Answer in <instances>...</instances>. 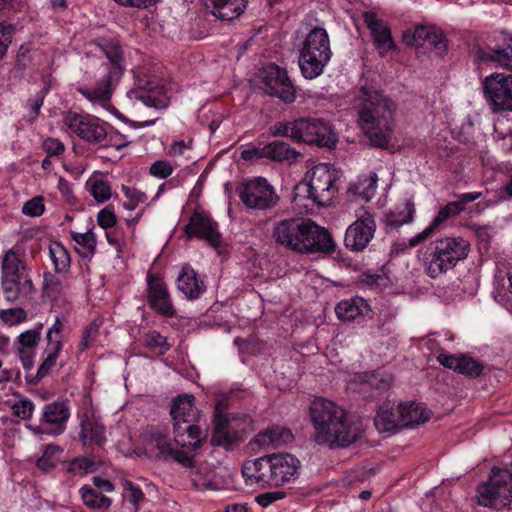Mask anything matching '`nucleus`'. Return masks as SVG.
<instances>
[{
	"label": "nucleus",
	"instance_id": "nucleus-1",
	"mask_svg": "<svg viewBox=\"0 0 512 512\" xmlns=\"http://www.w3.org/2000/svg\"><path fill=\"white\" fill-rule=\"evenodd\" d=\"M355 101L360 128L374 146L386 148L392 140L397 104L368 85L360 86Z\"/></svg>",
	"mask_w": 512,
	"mask_h": 512
},
{
	"label": "nucleus",
	"instance_id": "nucleus-2",
	"mask_svg": "<svg viewBox=\"0 0 512 512\" xmlns=\"http://www.w3.org/2000/svg\"><path fill=\"white\" fill-rule=\"evenodd\" d=\"M275 243L299 254L332 253L331 234L309 218L293 217L278 221L272 229Z\"/></svg>",
	"mask_w": 512,
	"mask_h": 512
},
{
	"label": "nucleus",
	"instance_id": "nucleus-3",
	"mask_svg": "<svg viewBox=\"0 0 512 512\" xmlns=\"http://www.w3.org/2000/svg\"><path fill=\"white\" fill-rule=\"evenodd\" d=\"M309 410L318 444L333 449L345 448L356 442L354 425L344 409L332 401L318 398L312 402Z\"/></svg>",
	"mask_w": 512,
	"mask_h": 512
},
{
	"label": "nucleus",
	"instance_id": "nucleus-4",
	"mask_svg": "<svg viewBox=\"0 0 512 512\" xmlns=\"http://www.w3.org/2000/svg\"><path fill=\"white\" fill-rule=\"evenodd\" d=\"M96 46L98 58L104 57L102 62L105 74L96 82L93 88L79 87L78 92L91 102H107L111 99L113 91L126 70L125 51L121 41L116 37L99 38L93 42Z\"/></svg>",
	"mask_w": 512,
	"mask_h": 512
},
{
	"label": "nucleus",
	"instance_id": "nucleus-5",
	"mask_svg": "<svg viewBox=\"0 0 512 512\" xmlns=\"http://www.w3.org/2000/svg\"><path fill=\"white\" fill-rule=\"evenodd\" d=\"M330 38L325 28L312 27L298 44V65L301 75L307 80L324 73L332 58Z\"/></svg>",
	"mask_w": 512,
	"mask_h": 512
},
{
	"label": "nucleus",
	"instance_id": "nucleus-6",
	"mask_svg": "<svg viewBox=\"0 0 512 512\" xmlns=\"http://www.w3.org/2000/svg\"><path fill=\"white\" fill-rule=\"evenodd\" d=\"M194 397L192 395L179 396L174 399L170 409L173 420L174 442L181 448L196 451L202 447L206 438L198 425L192 423L195 412L193 410Z\"/></svg>",
	"mask_w": 512,
	"mask_h": 512
},
{
	"label": "nucleus",
	"instance_id": "nucleus-7",
	"mask_svg": "<svg viewBox=\"0 0 512 512\" xmlns=\"http://www.w3.org/2000/svg\"><path fill=\"white\" fill-rule=\"evenodd\" d=\"M470 244L461 237H445L432 242L425 253L426 271L431 278L446 273L467 258Z\"/></svg>",
	"mask_w": 512,
	"mask_h": 512
},
{
	"label": "nucleus",
	"instance_id": "nucleus-8",
	"mask_svg": "<svg viewBox=\"0 0 512 512\" xmlns=\"http://www.w3.org/2000/svg\"><path fill=\"white\" fill-rule=\"evenodd\" d=\"M0 280L4 298L10 304L21 297L30 299L36 292L25 262L11 250L2 259Z\"/></svg>",
	"mask_w": 512,
	"mask_h": 512
},
{
	"label": "nucleus",
	"instance_id": "nucleus-9",
	"mask_svg": "<svg viewBox=\"0 0 512 512\" xmlns=\"http://www.w3.org/2000/svg\"><path fill=\"white\" fill-rule=\"evenodd\" d=\"M258 78L261 89L269 96L279 98L285 104L295 101L296 87L285 68L270 63L259 70Z\"/></svg>",
	"mask_w": 512,
	"mask_h": 512
},
{
	"label": "nucleus",
	"instance_id": "nucleus-10",
	"mask_svg": "<svg viewBox=\"0 0 512 512\" xmlns=\"http://www.w3.org/2000/svg\"><path fill=\"white\" fill-rule=\"evenodd\" d=\"M237 192L242 203L254 210H271L280 200L275 188L263 177L243 182Z\"/></svg>",
	"mask_w": 512,
	"mask_h": 512
},
{
	"label": "nucleus",
	"instance_id": "nucleus-11",
	"mask_svg": "<svg viewBox=\"0 0 512 512\" xmlns=\"http://www.w3.org/2000/svg\"><path fill=\"white\" fill-rule=\"evenodd\" d=\"M63 120L74 134L89 144H102L108 138V124L97 116L68 111Z\"/></svg>",
	"mask_w": 512,
	"mask_h": 512
},
{
	"label": "nucleus",
	"instance_id": "nucleus-12",
	"mask_svg": "<svg viewBox=\"0 0 512 512\" xmlns=\"http://www.w3.org/2000/svg\"><path fill=\"white\" fill-rule=\"evenodd\" d=\"M214 426L210 443L214 447H221L227 451L234 450L245 439V429L241 422L225 415L217 404L214 412Z\"/></svg>",
	"mask_w": 512,
	"mask_h": 512
},
{
	"label": "nucleus",
	"instance_id": "nucleus-13",
	"mask_svg": "<svg viewBox=\"0 0 512 512\" xmlns=\"http://www.w3.org/2000/svg\"><path fill=\"white\" fill-rule=\"evenodd\" d=\"M298 141L318 147L334 148L338 141L332 124L321 118L298 119Z\"/></svg>",
	"mask_w": 512,
	"mask_h": 512
},
{
	"label": "nucleus",
	"instance_id": "nucleus-14",
	"mask_svg": "<svg viewBox=\"0 0 512 512\" xmlns=\"http://www.w3.org/2000/svg\"><path fill=\"white\" fill-rule=\"evenodd\" d=\"M483 92L487 103L494 112L512 111V75L493 73L485 77Z\"/></svg>",
	"mask_w": 512,
	"mask_h": 512
},
{
	"label": "nucleus",
	"instance_id": "nucleus-15",
	"mask_svg": "<svg viewBox=\"0 0 512 512\" xmlns=\"http://www.w3.org/2000/svg\"><path fill=\"white\" fill-rule=\"evenodd\" d=\"M356 217L346 229L344 244L350 251L362 252L374 237L376 222L373 214L364 207L357 210Z\"/></svg>",
	"mask_w": 512,
	"mask_h": 512
},
{
	"label": "nucleus",
	"instance_id": "nucleus-16",
	"mask_svg": "<svg viewBox=\"0 0 512 512\" xmlns=\"http://www.w3.org/2000/svg\"><path fill=\"white\" fill-rule=\"evenodd\" d=\"M70 418V409L64 402L54 401L44 405L39 425L27 424L34 435H61L66 429V423Z\"/></svg>",
	"mask_w": 512,
	"mask_h": 512
},
{
	"label": "nucleus",
	"instance_id": "nucleus-17",
	"mask_svg": "<svg viewBox=\"0 0 512 512\" xmlns=\"http://www.w3.org/2000/svg\"><path fill=\"white\" fill-rule=\"evenodd\" d=\"M184 232L188 239L204 240L215 249L222 245L218 223L203 210H194L188 224L184 227Z\"/></svg>",
	"mask_w": 512,
	"mask_h": 512
},
{
	"label": "nucleus",
	"instance_id": "nucleus-18",
	"mask_svg": "<svg viewBox=\"0 0 512 512\" xmlns=\"http://www.w3.org/2000/svg\"><path fill=\"white\" fill-rule=\"evenodd\" d=\"M146 283V301L149 308L162 317H175L176 309L163 278L158 274L148 273Z\"/></svg>",
	"mask_w": 512,
	"mask_h": 512
},
{
	"label": "nucleus",
	"instance_id": "nucleus-19",
	"mask_svg": "<svg viewBox=\"0 0 512 512\" xmlns=\"http://www.w3.org/2000/svg\"><path fill=\"white\" fill-rule=\"evenodd\" d=\"M334 183V175L330 172L327 164H319L311 170L310 180L306 183H299L298 190H305L308 199L318 206H326L331 200L330 189Z\"/></svg>",
	"mask_w": 512,
	"mask_h": 512
},
{
	"label": "nucleus",
	"instance_id": "nucleus-20",
	"mask_svg": "<svg viewBox=\"0 0 512 512\" xmlns=\"http://www.w3.org/2000/svg\"><path fill=\"white\" fill-rule=\"evenodd\" d=\"M363 20L371 33L374 47L381 57H384L389 51L397 49L391 28L382 19H379L376 13L372 11L365 12Z\"/></svg>",
	"mask_w": 512,
	"mask_h": 512
},
{
	"label": "nucleus",
	"instance_id": "nucleus-21",
	"mask_svg": "<svg viewBox=\"0 0 512 512\" xmlns=\"http://www.w3.org/2000/svg\"><path fill=\"white\" fill-rule=\"evenodd\" d=\"M473 54L479 64L509 68L512 64V35L501 46L474 47Z\"/></svg>",
	"mask_w": 512,
	"mask_h": 512
},
{
	"label": "nucleus",
	"instance_id": "nucleus-22",
	"mask_svg": "<svg viewBox=\"0 0 512 512\" xmlns=\"http://www.w3.org/2000/svg\"><path fill=\"white\" fill-rule=\"evenodd\" d=\"M274 468V486H282L295 481L299 476L300 460L289 453L271 454Z\"/></svg>",
	"mask_w": 512,
	"mask_h": 512
},
{
	"label": "nucleus",
	"instance_id": "nucleus-23",
	"mask_svg": "<svg viewBox=\"0 0 512 512\" xmlns=\"http://www.w3.org/2000/svg\"><path fill=\"white\" fill-rule=\"evenodd\" d=\"M79 439L85 452H95L94 446L102 449L107 442L106 428L103 424L91 421L84 417L80 422ZM98 450H96L97 452Z\"/></svg>",
	"mask_w": 512,
	"mask_h": 512
},
{
	"label": "nucleus",
	"instance_id": "nucleus-24",
	"mask_svg": "<svg viewBox=\"0 0 512 512\" xmlns=\"http://www.w3.org/2000/svg\"><path fill=\"white\" fill-rule=\"evenodd\" d=\"M155 447L158 449V457L164 461L174 460L184 467L191 468L193 466L192 457L186 451L173 447L170 439L160 430H156L151 435Z\"/></svg>",
	"mask_w": 512,
	"mask_h": 512
},
{
	"label": "nucleus",
	"instance_id": "nucleus-25",
	"mask_svg": "<svg viewBox=\"0 0 512 512\" xmlns=\"http://www.w3.org/2000/svg\"><path fill=\"white\" fill-rule=\"evenodd\" d=\"M370 311L368 302L359 296L343 299L335 307L338 319L344 322L361 323Z\"/></svg>",
	"mask_w": 512,
	"mask_h": 512
},
{
	"label": "nucleus",
	"instance_id": "nucleus-26",
	"mask_svg": "<svg viewBox=\"0 0 512 512\" xmlns=\"http://www.w3.org/2000/svg\"><path fill=\"white\" fill-rule=\"evenodd\" d=\"M207 12L222 21H232L246 9L245 0H201Z\"/></svg>",
	"mask_w": 512,
	"mask_h": 512
},
{
	"label": "nucleus",
	"instance_id": "nucleus-27",
	"mask_svg": "<svg viewBox=\"0 0 512 512\" xmlns=\"http://www.w3.org/2000/svg\"><path fill=\"white\" fill-rule=\"evenodd\" d=\"M177 287L188 300L199 299L206 291L203 280L198 278L197 273L189 264L182 267L177 277Z\"/></svg>",
	"mask_w": 512,
	"mask_h": 512
},
{
	"label": "nucleus",
	"instance_id": "nucleus-28",
	"mask_svg": "<svg viewBox=\"0 0 512 512\" xmlns=\"http://www.w3.org/2000/svg\"><path fill=\"white\" fill-rule=\"evenodd\" d=\"M292 432L282 426L273 425L260 431L251 442L252 445H257L259 448H277L283 444H287L293 440Z\"/></svg>",
	"mask_w": 512,
	"mask_h": 512
},
{
	"label": "nucleus",
	"instance_id": "nucleus-29",
	"mask_svg": "<svg viewBox=\"0 0 512 512\" xmlns=\"http://www.w3.org/2000/svg\"><path fill=\"white\" fill-rule=\"evenodd\" d=\"M402 417L400 404L397 407L383 404L377 411L374 424L380 432H393L405 428V425L402 423Z\"/></svg>",
	"mask_w": 512,
	"mask_h": 512
},
{
	"label": "nucleus",
	"instance_id": "nucleus-30",
	"mask_svg": "<svg viewBox=\"0 0 512 512\" xmlns=\"http://www.w3.org/2000/svg\"><path fill=\"white\" fill-rule=\"evenodd\" d=\"M461 212L462 211L460 206L455 201L448 202L445 206L440 208L437 216L433 219L428 227L410 239V246L415 247L419 245L421 242L426 240L429 235L433 233L443 222L458 216Z\"/></svg>",
	"mask_w": 512,
	"mask_h": 512
},
{
	"label": "nucleus",
	"instance_id": "nucleus-31",
	"mask_svg": "<svg viewBox=\"0 0 512 512\" xmlns=\"http://www.w3.org/2000/svg\"><path fill=\"white\" fill-rule=\"evenodd\" d=\"M420 46L426 42L435 50L436 54L442 56L447 52V43L443 32L435 26L419 25L414 29Z\"/></svg>",
	"mask_w": 512,
	"mask_h": 512
},
{
	"label": "nucleus",
	"instance_id": "nucleus-32",
	"mask_svg": "<svg viewBox=\"0 0 512 512\" xmlns=\"http://www.w3.org/2000/svg\"><path fill=\"white\" fill-rule=\"evenodd\" d=\"M401 412L403 414L402 423L407 427H414L426 423L430 420L432 412L422 403L415 401L401 402Z\"/></svg>",
	"mask_w": 512,
	"mask_h": 512
},
{
	"label": "nucleus",
	"instance_id": "nucleus-33",
	"mask_svg": "<svg viewBox=\"0 0 512 512\" xmlns=\"http://www.w3.org/2000/svg\"><path fill=\"white\" fill-rule=\"evenodd\" d=\"M86 456H79L67 463L66 471L70 474L84 475L93 473L103 465L99 451L85 452Z\"/></svg>",
	"mask_w": 512,
	"mask_h": 512
},
{
	"label": "nucleus",
	"instance_id": "nucleus-34",
	"mask_svg": "<svg viewBox=\"0 0 512 512\" xmlns=\"http://www.w3.org/2000/svg\"><path fill=\"white\" fill-rule=\"evenodd\" d=\"M83 504L92 510H108L112 505V500L103 495L97 489L89 485H84L79 489Z\"/></svg>",
	"mask_w": 512,
	"mask_h": 512
},
{
	"label": "nucleus",
	"instance_id": "nucleus-35",
	"mask_svg": "<svg viewBox=\"0 0 512 512\" xmlns=\"http://www.w3.org/2000/svg\"><path fill=\"white\" fill-rule=\"evenodd\" d=\"M49 256L57 274L67 273L71 266V258L65 246L54 241L49 245Z\"/></svg>",
	"mask_w": 512,
	"mask_h": 512
},
{
	"label": "nucleus",
	"instance_id": "nucleus-36",
	"mask_svg": "<svg viewBox=\"0 0 512 512\" xmlns=\"http://www.w3.org/2000/svg\"><path fill=\"white\" fill-rule=\"evenodd\" d=\"M415 214V205L411 200H405L396 210L387 215V225L392 228H399L410 223Z\"/></svg>",
	"mask_w": 512,
	"mask_h": 512
},
{
	"label": "nucleus",
	"instance_id": "nucleus-37",
	"mask_svg": "<svg viewBox=\"0 0 512 512\" xmlns=\"http://www.w3.org/2000/svg\"><path fill=\"white\" fill-rule=\"evenodd\" d=\"M266 149L267 159L271 161H291L295 160L300 155V153L291 148L289 144L278 140L266 144Z\"/></svg>",
	"mask_w": 512,
	"mask_h": 512
},
{
	"label": "nucleus",
	"instance_id": "nucleus-38",
	"mask_svg": "<svg viewBox=\"0 0 512 512\" xmlns=\"http://www.w3.org/2000/svg\"><path fill=\"white\" fill-rule=\"evenodd\" d=\"M43 296L51 301H57L63 294V283L56 273L46 271L43 274Z\"/></svg>",
	"mask_w": 512,
	"mask_h": 512
},
{
	"label": "nucleus",
	"instance_id": "nucleus-39",
	"mask_svg": "<svg viewBox=\"0 0 512 512\" xmlns=\"http://www.w3.org/2000/svg\"><path fill=\"white\" fill-rule=\"evenodd\" d=\"M377 182V174L375 172H371L368 176L360 179L357 184L350 188V190L359 195L365 201H370L376 193Z\"/></svg>",
	"mask_w": 512,
	"mask_h": 512
},
{
	"label": "nucleus",
	"instance_id": "nucleus-40",
	"mask_svg": "<svg viewBox=\"0 0 512 512\" xmlns=\"http://www.w3.org/2000/svg\"><path fill=\"white\" fill-rule=\"evenodd\" d=\"M142 343L145 347L157 352L159 355H164L171 347L167 342V338L155 330L146 333L142 338Z\"/></svg>",
	"mask_w": 512,
	"mask_h": 512
},
{
	"label": "nucleus",
	"instance_id": "nucleus-41",
	"mask_svg": "<svg viewBox=\"0 0 512 512\" xmlns=\"http://www.w3.org/2000/svg\"><path fill=\"white\" fill-rule=\"evenodd\" d=\"M271 455L259 458L258 474L256 476V484L260 486H274V468Z\"/></svg>",
	"mask_w": 512,
	"mask_h": 512
},
{
	"label": "nucleus",
	"instance_id": "nucleus-42",
	"mask_svg": "<svg viewBox=\"0 0 512 512\" xmlns=\"http://www.w3.org/2000/svg\"><path fill=\"white\" fill-rule=\"evenodd\" d=\"M483 369L484 366L480 361L462 354L456 372L470 378H476L482 374Z\"/></svg>",
	"mask_w": 512,
	"mask_h": 512
},
{
	"label": "nucleus",
	"instance_id": "nucleus-43",
	"mask_svg": "<svg viewBox=\"0 0 512 512\" xmlns=\"http://www.w3.org/2000/svg\"><path fill=\"white\" fill-rule=\"evenodd\" d=\"M62 451V448L58 445H46L42 456L36 462L37 468L44 473L51 472L56 467L55 455Z\"/></svg>",
	"mask_w": 512,
	"mask_h": 512
},
{
	"label": "nucleus",
	"instance_id": "nucleus-44",
	"mask_svg": "<svg viewBox=\"0 0 512 512\" xmlns=\"http://www.w3.org/2000/svg\"><path fill=\"white\" fill-rule=\"evenodd\" d=\"M43 325L39 324L38 327L22 332L15 342L16 350L28 349L35 350L41 337V329Z\"/></svg>",
	"mask_w": 512,
	"mask_h": 512
},
{
	"label": "nucleus",
	"instance_id": "nucleus-45",
	"mask_svg": "<svg viewBox=\"0 0 512 512\" xmlns=\"http://www.w3.org/2000/svg\"><path fill=\"white\" fill-rule=\"evenodd\" d=\"M298 119L288 122H276L271 128V134L273 136L289 137L295 141H298Z\"/></svg>",
	"mask_w": 512,
	"mask_h": 512
},
{
	"label": "nucleus",
	"instance_id": "nucleus-46",
	"mask_svg": "<svg viewBox=\"0 0 512 512\" xmlns=\"http://www.w3.org/2000/svg\"><path fill=\"white\" fill-rule=\"evenodd\" d=\"M50 91L49 84H45L41 90H39L33 98L28 99L27 106L30 109L29 121L33 122L40 114V109L44 103L46 96Z\"/></svg>",
	"mask_w": 512,
	"mask_h": 512
},
{
	"label": "nucleus",
	"instance_id": "nucleus-47",
	"mask_svg": "<svg viewBox=\"0 0 512 512\" xmlns=\"http://www.w3.org/2000/svg\"><path fill=\"white\" fill-rule=\"evenodd\" d=\"M11 409L14 416L26 421L32 418L35 405L29 398L21 397L19 401L11 406Z\"/></svg>",
	"mask_w": 512,
	"mask_h": 512
},
{
	"label": "nucleus",
	"instance_id": "nucleus-48",
	"mask_svg": "<svg viewBox=\"0 0 512 512\" xmlns=\"http://www.w3.org/2000/svg\"><path fill=\"white\" fill-rule=\"evenodd\" d=\"M507 278V288L505 287L504 279H501V283L498 278L495 279L494 298L503 305H507V303L510 302L509 295H512V272L507 273Z\"/></svg>",
	"mask_w": 512,
	"mask_h": 512
},
{
	"label": "nucleus",
	"instance_id": "nucleus-49",
	"mask_svg": "<svg viewBox=\"0 0 512 512\" xmlns=\"http://www.w3.org/2000/svg\"><path fill=\"white\" fill-rule=\"evenodd\" d=\"M58 356L54 354H48L47 357L43 360V362L38 367L37 373L35 376H26V380L30 385H36L41 379L47 376L52 369V367L56 364Z\"/></svg>",
	"mask_w": 512,
	"mask_h": 512
},
{
	"label": "nucleus",
	"instance_id": "nucleus-50",
	"mask_svg": "<svg viewBox=\"0 0 512 512\" xmlns=\"http://www.w3.org/2000/svg\"><path fill=\"white\" fill-rule=\"evenodd\" d=\"M0 319L12 326L27 320V312L21 307L8 308L0 311Z\"/></svg>",
	"mask_w": 512,
	"mask_h": 512
},
{
	"label": "nucleus",
	"instance_id": "nucleus-51",
	"mask_svg": "<svg viewBox=\"0 0 512 512\" xmlns=\"http://www.w3.org/2000/svg\"><path fill=\"white\" fill-rule=\"evenodd\" d=\"M15 26L6 22H0V59H2L12 43Z\"/></svg>",
	"mask_w": 512,
	"mask_h": 512
},
{
	"label": "nucleus",
	"instance_id": "nucleus-52",
	"mask_svg": "<svg viewBox=\"0 0 512 512\" xmlns=\"http://www.w3.org/2000/svg\"><path fill=\"white\" fill-rule=\"evenodd\" d=\"M99 328L100 325L96 321L91 322L84 328L81 340L78 344V350L80 352H84L85 350H87L95 341L99 334Z\"/></svg>",
	"mask_w": 512,
	"mask_h": 512
},
{
	"label": "nucleus",
	"instance_id": "nucleus-53",
	"mask_svg": "<svg viewBox=\"0 0 512 512\" xmlns=\"http://www.w3.org/2000/svg\"><path fill=\"white\" fill-rule=\"evenodd\" d=\"M90 193L97 202L103 203L111 197V186L103 179H96L91 184Z\"/></svg>",
	"mask_w": 512,
	"mask_h": 512
},
{
	"label": "nucleus",
	"instance_id": "nucleus-54",
	"mask_svg": "<svg viewBox=\"0 0 512 512\" xmlns=\"http://www.w3.org/2000/svg\"><path fill=\"white\" fill-rule=\"evenodd\" d=\"M45 211L44 199L42 196H36L28 200L22 208V213L30 217H39Z\"/></svg>",
	"mask_w": 512,
	"mask_h": 512
},
{
	"label": "nucleus",
	"instance_id": "nucleus-55",
	"mask_svg": "<svg viewBox=\"0 0 512 512\" xmlns=\"http://www.w3.org/2000/svg\"><path fill=\"white\" fill-rule=\"evenodd\" d=\"M124 489L128 502L134 506L135 511H138L140 502L145 498L143 491L131 481H126Z\"/></svg>",
	"mask_w": 512,
	"mask_h": 512
},
{
	"label": "nucleus",
	"instance_id": "nucleus-56",
	"mask_svg": "<svg viewBox=\"0 0 512 512\" xmlns=\"http://www.w3.org/2000/svg\"><path fill=\"white\" fill-rule=\"evenodd\" d=\"M97 223L103 229H109L116 225L117 217L112 205H108L98 212Z\"/></svg>",
	"mask_w": 512,
	"mask_h": 512
},
{
	"label": "nucleus",
	"instance_id": "nucleus-57",
	"mask_svg": "<svg viewBox=\"0 0 512 512\" xmlns=\"http://www.w3.org/2000/svg\"><path fill=\"white\" fill-rule=\"evenodd\" d=\"M72 238L78 245L87 249L91 255L95 253L97 241L93 232L73 233Z\"/></svg>",
	"mask_w": 512,
	"mask_h": 512
},
{
	"label": "nucleus",
	"instance_id": "nucleus-58",
	"mask_svg": "<svg viewBox=\"0 0 512 512\" xmlns=\"http://www.w3.org/2000/svg\"><path fill=\"white\" fill-rule=\"evenodd\" d=\"M150 174L159 179H166L173 173V167L168 161L158 160L150 166Z\"/></svg>",
	"mask_w": 512,
	"mask_h": 512
},
{
	"label": "nucleus",
	"instance_id": "nucleus-59",
	"mask_svg": "<svg viewBox=\"0 0 512 512\" xmlns=\"http://www.w3.org/2000/svg\"><path fill=\"white\" fill-rule=\"evenodd\" d=\"M241 158L245 161H258L267 159L266 145L263 147L252 146L241 151Z\"/></svg>",
	"mask_w": 512,
	"mask_h": 512
},
{
	"label": "nucleus",
	"instance_id": "nucleus-60",
	"mask_svg": "<svg viewBox=\"0 0 512 512\" xmlns=\"http://www.w3.org/2000/svg\"><path fill=\"white\" fill-rule=\"evenodd\" d=\"M286 493L284 491H269L260 493L255 497V501L262 507H268L272 503L285 498Z\"/></svg>",
	"mask_w": 512,
	"mask_h": 512
},
{
	"label": "nucleus",
	"instance_id": "nucleus-61",
	"mask_svg": "<svg viewBox=\"0 0 512 512\" xmlns=\"http://www.w3.org/2000/svg\"><path fill=\"white\" fill-rule=\"evenodd\" d=\"M259 458L253 461H247L242 467V475L247 484H256V476L258 474Z\"/></svg>",
	"mask_w": 512,
	"mask_h": 512
},
{
	"label": "nucleus",
	"instance_id": "nucleus-62",
	"mask_svg": "<svg viewBox=\"0 0 512 512\" xmlns=\"http://www.w3.org/2000/svg\"><path fill=\"white\" fill-rule=\"evenodd\" d=\"M43 149L48 156H60L63 154L64 144L55 138H47L43 143Z\"/></svg>",
	"mask_w": 512,
	"mask_h": 512
},
{
	"label": "nucleus",
	"instance_id": "nucleus-63",
	"mask_svg": "<svg viewBox=\"0 0 512 512\" xmlns=\"http://www.w3.org/2000/svg\"><path fill=\"white\" fill-rule=\"evenodd\" d=\"M460 356L449 354L445 352L443 349H440V353L437 356V361L444 366L445 368L452 369L454 371L457 370L459 365Z\"/></svg>",
	"mask_w": 512,
	"mask_h": 512
},
{
	"label": "nucleus",
	"instance_id": "nucleus-64",
	"mask_svg": "<svg viewBox=\"0 0 512 512\" xmlns=\"http://www.w3.org/2000/svg\"><path fill=\"white\" fill-rule=\"evenodd\" d=\"M17 353L24 370L29 372L34 366L35 350L18 349Z\"/></svg>",
	"mask_w": 512,
	"mask_h": 512
}]
</instances>
